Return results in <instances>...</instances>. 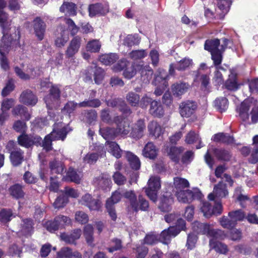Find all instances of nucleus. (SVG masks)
Segmentation results:
<instances>
[{
    "instance_id": "obj_1",
    "label": "nucleus",
    "mask_w": 258,
    "mask_h": 258,
    "mask_svg": "<svg viewBox=\"0 0 258 258\" xmlns=\"http://www.w3.org/2000/svg\"><path fill=\"white\" fill-rule=\"evenodd\" d=\"M7 3L4 0H0V27L2 29L3 37L0 44V64L1 68L8 70L10 68L9 62L6 55L9 53L12 38L9 34L11 29V21L8 15L4 11Z\"/></svg>"
},
{
    "instance_id": "obj_2",
    "label": "nucleus",
    "mask_w": 258,
    "mask_h": 258,
    "mask_svg": "<svg viewBox=\"0 0 258 258\" xmlns=\"http://www.w3.org/2000/svg\"><path fill=\"white\" fill-rule=\"evenodd\" d=\"M176 226H170L163 230L160 235L154 232L147 234L144 239V243L148 245H153L160 241L163 244H168L172 237H175L181 230L186 229L185 222L183 220H179Z\"/></svg>"
},
{
    "instance_id": "obj_3",
    "label": "nucleus",
    "mask_w": 258,
    "mask_h": 258,
    "mask_svg": "<svg viewBox=\"0 0 258 258\" xmlns=\"http://www.w3.org/2000/svg\"><path fill=\"white\" fill-rule=\"evenodd\" d=\"M92 95L88 99L77 103L73 101H68L64 106L62 111L71 115L78 106L79 107L97 108L101 105V101L97 98H94L95 92L92 91Z\"/></svg>"
},
{
    "instance_id": "obj_4",
    "label": "nucleus",
    "mask_w": 258,
    "mask_h": 258,
    "mask_svg": "<svg viewBox=\"0 0 258 258\" xmlns=\"http://www.w3.org/2000/svg\"><path fill=\"white\" fill-rule=\"evenodd\" d=\"M123 196L128 200L130 206L134 211L136 212L139 211L146 212L149 210V202L142 195H139L137 198L133 190H129L123 193Z\"/></svg>"
},
{
    "instance_id": "obj_5",
    "label": "nucleus",
    "mask_w": 258,
    "mask_h": 258,
    "mask_svg": "<svg viewBox=\"0 0 258 258\" xmlns=\"http://www.w3.org/2000/svg\"><path fill=\"white\" fill-rule=\"evenodd\" d=\"M246 217L245 212L241 209L229 212L228 216H222L220 220L221 225L224 228L231 229L234 228L238 222L243 221Z\"/></svg>"
},
{
    "instance_id": "obj_6",
    "label": "nucleus",
    "mask_w": 258,
    "mask_h": 258,
    "mask_svg": "<svg viewBox=\"0 0 258 258\" xmlns=\"http://www.w3.org/2000/svg\"><path fill=\"white\" fill-rule=\"evenodd\" d=\"M47 87L49 88V93L44 98L46 107L50 110L57 109L60 104V90L57 85L51 83H48Z\"/></svg>"
},
{
    "instance_id": "obj_7",
    "label": "nucleus",
    "mask_w": 258,
    "mask_h": 258,
    "mask_svg": "<svg viewBox=\"0 0 258 258\" xmlns=\"http://www.w3.org/2000/svg\"><path fill=\"white\" fill-rule=\"evenodd\" d=\"M161 187L160 179L158 176L151 177L148 181V186L145 189L147 196L153 202L157 200V191Z\"/></svg>"
},
{
    "instance_id": "obj_8",
    "label": "nucleus",
    "mask_w": 258,
    "mask_h": 258,
    "mask_svg": "<svg viewBox=\"0 0 258 258\" xmlns=\"http://www.w3.org/2000/svg\"><path fill=\"white\" fill-rule=\"evenodd\" d=\"M71 220L67 216L59 215L56 216L53 221H49L46 223L47 230L53 232L64 226L70 224Z\"/></svg>"
},
{
    "instance_id": "obj_9",
    "label": "nucleus",
    "mask_w": 258,
    "mask_h": 258,
    "mask_svg": "<svg viewBox=\"0 0 258 258\" xmlns=\"http://www.w3.org/2000/svg\"><path fill=\"white\" fill-rule=\"evenodd\" d=\"M201 192L198 190L193 191L189 189L180 190L176 191V197L180 202L190 203L196 198L201 197Z\"/></svg>"
},
{
    "instance_id": "obj_10",
    "label": "nucleus",
    "mask_w": 258,
    "mask_h": 258,
    "mask_svg": "<svg viewBox=\"0 0 258 258\" xmlns=\"http://www.w3.org/2000/svg\"><path fill=\"white\" fill-rule=\"evenodd\" d=\"M34 34L37 39L41 41L44 39L46 25L39 17L35 18L32 22Z\"/></svg>"
},
{
    "instance_id": "obj_11",
    "label": "nucleus",
    "mask_w": 258,
    "mask_h": 258,
    "mask_svg": "<svg viewBox=\"0 0 258 258\" xmlns=\"http://www.w3.org/2000/svg\"><path fill=\"white\" fill-rule=\"evenodd\" d=\"M20 102L27 105L33 106L38 102L37 96L29 89L23 91L19 98Z\"/></svg>"
},
{
    "instance_id": "obj_12",
    "label": "nucleus",
    "mask_w": 258,
    "mask_h": 258,
    "mask_svg": "<svg viewBox=\"0 0 258 258\" xmlns=\"http://www.w3.org/2000/svg\"><path fill=\"white\" fill-rule=\"evenodd\" d=\"M80 203L82 205L87 206L90 210L98 211L101 207V202L98 199H93L88 194L83 196Z\"/></svg>"
},
{
    "instance_id": "obj_13",
    "label": "nucleus",
    "mask_w": 258,
    "mask_h": 258,
    "mask_svg": "<svg viewBox=\"0 0 258 258\" xmlns=\"http://www.w3.org/2000/svg\"><path fill=\"white\" fill-rule=\"evenodd\" d=\"M196 104L189 100L181 102L179 105V113L183 117H189L195 112Z\"/></svg>"
},
{
    "instance_id": "obj_14",
    "label": "nucleus",
    "mask_w": 258,
    "mask_h": 258,
    "mask_svg": "<svg viewBox=\"0 0 258 258\" xmlns=\"http://www.w3.org/2000/svg\"><path fill=\"white\" fill-rule=\"evenodd\" d=\"M82 42L83 40L81 37L79 36L74 37L70 41L66 51L67 56L69 58L72 57L77 53L79 51Z\"/></svg>"
},
{
    "instance_id": "obj_15",
    "label": "nucleus",
    "mask_w": 258,
    "mask_h": 258,
    "mask_svg": "<svg viewBox=\"0 0 258 258\" xmlns=\"http://www.w3.org/2000/svg\"><path fill=\"white\" fill-rule=\"evenodd\" d=\"M81 234V230L80 229H76L70 233H61L60 237L62 241L67 244L76 245V241L80 238Z\"/></svg>"
},
{
    "instance_id": "obj_16",
    "label": "nucleus",
    "mask_w": 258,
    "mask_h": 258,
    "mask_svg": "<svg viewBox=\"0 0 258 258\" xmlns=\"http://www.w3.org/2000/svg\"><path fill=\"white\" fill-rule=\"evenodd\" d=\"M136 67L140 74L141 80L143 83L144 84L149 83L153 74V71L151 68L148 65H137Z\"/></svg>"
},
{
    "instance_id": "obj_17",
    "label": "nucleus",
    "mask_w": 258,
    "mask_h": 258,
    "mask_svg": "<svg viewBox=\"0 0 258 258\" xmlns=\"http://www.w3.org/2000/svg\"><path fill=\"white\" fill-rule=\"evenodd\" d=\"M192 60L191 59L184 58L179 61L177 62L174 65L171 64L169 67V74L171 75H174L175 69L183 71L187 69L192 64Z\"/></svg>"
},
{
    "instance_id": "obj_18",
    "label": "nucleus",
    "mask_w": 258,
    "mask_h": 258,
    "mask_svg": "<svg viewBox=\"0 0 258 258\" xmlns=\"http://www.w3.org/2000/svg\"><path fill=\"white\" fill-rule=\"evenodd\" d=\"M145 128L144 120L141 119L138 120L133 127L130 136L136 140L141 138L144 135Z\"/></svg>"
},
{
    "instance_id": "obj_19",
    "label": "nucleus",
    "mask_w": 258,
    "mask_h": 258,
    "mask_svg": "<svg viewBox=\"0 0 258 258\" xmlns=\"http://www.w3.org/2000/svg\"><path fill=\"white\" fill-rule=\"evenodd\" d=\"M24 187V185L21 184L15 183L9 187V194L15 199H23L25 195V192L23 189Z\"/></svg>"
},
{
    "instance_id": "obj_20",
    "label": "nucleus",
    "mask_w": 258,
    "mask_h": 258,
    "mask_svg": "<svg viewBox=\"0 0 258 258\" xmlns=\"http://www.w3.org/2000/svg\"><path fill=\"white\" fill-rule=\"evenodd\" d=\"M10 159L13 166H19L24 160V152L20 148H14L11 152Z\"/></svg>"
},
{
    "instance_id": "obj_21",
    "label": "nucleus",
    "mask_w": 258,
    "mask_h": 258,
    "mask_svg": "<svg viewBox=\"0 0 258 258\" xmlns=\"http://www.w3.org/2000/svg\"><path fill=\"white\" fill-rule=\"evenodd\" d=\"M173 203V199L171 195H163L160 199L158 208L163 212H168L171 211V205Z\"/></svg>"
},
{
    "instance_id": "obj_22",
    "label": "nucleus",
    "mask_w": 258,
    "mask_h": 258,
    "mask_svg": "<svg viewBox=\"0 0 258 258\" xmlns=\"http://www.w3.org/2000/svg\"><path fill=\"white\" fill-rule=\"evenodd\" d=\"M158 149L152 142H148L144 147L143 151V155L150 159H154L158 154Z\"/></svg>"
},
{
    "instance_id": "obj_23",
    "label": "nucleus",
    "mask_w": 258,
    "mask_h": 258,
    "mask_svg": "<svg viewBox=\"0 0 258 258\" xmlns=\"http://www.w3.org/2000/svg\"><path fill=\"white\" fill-rule=\"evenodd\" d=\"M212 153L214 156L220 161H229L232 157L230 151L223 148H213Z\"/></svg>"
},
{
    "instance_id": "obj_24",
    "label": "nucleus",
    "mask_w": 258,
    "mask_h": 258,
    "mask_svg": "<svg viewBox=\"0 0 258 258\" xmlns=\"http://www.w3.org/2000/svg\"><path fill=\"white\" fill-rule=\"evenodd\" d=\"M250 103L248 101H244L239 106L237 107L236 111L243 121L247 120L249 118L248 111Z\"/></svg>"
},
{
    "instance_id": "obj_25",
    "label": "nucleus",
    "mask_w": 258,
    "mask_h": 258,
    "mask_svg": "<svg viewBox=\"0 0 258 258\" xmlns=\"http://www.w3.org/2000/svg\"><path fill=\"white\" fill-rule=\"evenodd\" d=\"M149 111L152 115L156 117H162L164 114L163 106L160 102L156 100L152 102Z\"/></svg>"
},
{
    "instance_id": "obj_26",
    "label": "nucleus",
    "mask_w": 258,
    "mask_h": 258,
    "mask_svg": "<svg viewBox=\"0 0 258 258\" xmlns=\"http://www.w3.org/2000/svg\"><path fill=\"white\" fill-rule=\"evenodd\" d=\"M212 140L215 142H220L228 145L233 143L234 141L233 136L223 133L215 134L212 138Z\"/></svg>"
},
{
    "instance_id": "obj_27",
    "label": "nucleus",
    "mask_w": 258,
    "mask_h": 258,
    "mask_svg": "<svg viewBox=\"0 0 258 258\" xmlns=\"http://www.w3.org/2000/svg\"><path fill=\"white\" fill-rule=\"evenodd\" d=\"M149 135L155 138L159 137L163 133V130L159 123L155 121H152L148 125Z\"/></svg>"
},
{
    "instance_id": "obj_28",
    "label": "nucleus",
    "mask_w": 258,
    "mask_h": 258,
    "mask_svg": "<svg viewBox=\"0 0 258 258\" xmlns=\"http://www.w3.org/2000/svg\"><path fill=\"white\" fill-rule=\"evenodd\" d=\"M209 246L211 249H214L216 252L221 254H226L228 251L227 245L213 239L210 240Z\"/></svg>"
},
{
    "instance_id": "obj_29",
    "label": "nucleus",
    "mask_w": 258,
    "mask_h": 258,
    "mask_svg": "<svg viewBox=\"0 0 258 258\" xmlns=\"http://www.w3.org/2000/svg\"><path fill=\"white\" fill-rule=\"evenodd\" d=\"M209 224L205 223H201L196 221L192 224L193 230L198 234L208 235L210 229Z\"/></svg>"
},
{
    "instance_id": "obj_30",
    "label": "nucleus",
    "mask_w": 258,
    "mask_h": 258,
    "mask_svg": "<svg viewBox=\"0 0 258 258\" xmlns=\"http://www.w3.org/2000/svg\"><path fill=\"white\" fill-rule=\"evenodd\" d=\"M94 228L92 225L87 224L84 228V236L87 243L91 246H94Z\"/></svg>"
},
{
    "instance_id": "obj_31",
    "label": "nucleus",
    "mask_w": 258,
    "mask_h": 258,
    "mask_svg": "<svg viewBox=\"0 0 258 258\" xmlns=\"http://www.w3.org/2000/svg\"><path fill=\"white\" fill-rule=\"evenodd\" d=\"M213 190L216 198H222L226 197L228 195L226 185L222 181H220L215 185Z\"/></svg>"
},
{
    "instance_id": "obj_32",
    "label": "nucleus",
    "mask_w": 258,
    "mask_h": 258,
    "mask_svg": "<svg viewBox=\"0 0 258 258\" xmlns=\"http://www.w3.org/2000/svg\"><path fill=\"white\" fill-rule=\"evenodd\" d=\"M106 146L109 152L115 158L119 159L121 157L123 151L116 142L107 141Z\"/></svg>"
},
{
    "instance_id": "obj_33",
    "label": "nucleus",
    "mask_w": 258,
    "mask_h": 258,
    "mask_svg": "<svg viewBox=\"0 0 258 258\" xmlns=\"http://www.w3.org/2000/svg\"><path fill=\"white\" fill-rule=\"evenodd\" d=\"M125 157L132 169L136 170L140 169L141 162L137 156L130 151H126L125 152Z\"/></svg>"
},
{
    "instance_id": "obj_34",
    "label": "nucleus",
    "mask_w": 258,
    "mask_h": 258,
    "mask_svg": "<svg viewBox=\"0 0 258 258\" xmlns=\"http://www.w3.org/2000/svg\"><path fill=\"white\" fill-rule=\"evenodd\" d=\"M184 149L182 147H177L173 146L167 151L168 155L170 159L175 163H178L179 160V155L183 152Z\"/></svg>"
},
{
    "instance_id": "obj_35",
    "label": "nucleus",
    "mask_w": 258,
    "mask_h": 258,
    "mask_svg": "<svg viewBox=\"0 0 258 258\" xmlns=\"http://www.w3.org/2000/svg\"><path fill=\"white\" fill-rule=\"evenodd\" d=\"M49 167L52 173L62 174L64 172V165L59 161L53 160L50 161Z\"/></svg>"
},
{
    "instance_id": "obj_36",
    "label": "nucleus",
    "mask_w": 258,
    "mask_h": 258,
    "mask_svg": "<svg viewBox=\"0 0 258 258\" xmlns=\"http://www.w3.org/2000/svg\"><path fill=\"white\" fill-rule=\"evenodd\" d=\"M59 10L61 12L66 13L69 15L74 16L77 13V7L72 2H64L60 7Z\"/></svg>"
},
{
    "instance_id": "obj_37",
    "label": "nucleus",
    "mask_w": 258,
    "mask_h": 258,
    "mask_svg": "<svg viewBox=\"0 0 258 258\" xmlns=\"http://www.w3.org/2000/svg\"><path fill=\"white\" fill-rule=\"evenodd\" d=\"M66 178L68 181L79 184L81 182L82 175L77 173L74 168L70 167L67 172Z\"/></svg>"
},
{
    "instance_id": "obj_38",
    "label": "nucleus",
    "mask_w": 258,
    "mask_h": 258,
    "mask_svg": "<svg viewBox=\"0 0 258 258\" xmlns=\"http://www.w3.org/2000/svg\"><path fill=\"white\" fill-rule=\"evenodd\" d=\"M197 141H199V144L196 146V148L199 149L203 147V145H201V139L199 137V135L191 131L185 136V142L188 144H194Z\"/></svg>"
},
{
    "instance_id": "obj_39",
    "label": "nucleus",
    "mask_w": 258,
    "mask_h": 258,
    "mask_svg": "<svg viewBox=\"0 0 258 258\" xmlns=\"http://www.w3.org/2000/svg\"><path fill=\"white\" fill-rule=\"evenodd\" d=\"M220 46V40L218 38L214 39H208L205 41L204 48L211 53L220 50L218 48Z\"/></svg>"
},
{
    "instance_id": "obj_40",
    "label": "nucleus",
    "mask_w": 258,
    "mask_h": 258,
    "mask_svg": "<svg viewBox=\"0 0 258 258\" xmlns=\"http://www.w3.org/2000/svg\"><path fill=\"white\" fill-rule=\"evenodd\" d=\"M189 85L184 83L173 84L172 87L173 94L176 97H179L185 93Z\"/></svg>"
},
{
    "instance_id": "obj_41",
    "label": "nucleus",
    "mask_w": 258,
    "mask_h": 258,
    "mask_svg": "<svg viewBox=\"0 0 258 258\" xmlns=\"http://www.w3.org/2000/svg\"><path fill=\"white\" fill-rule=\"evenodd\" d=\"M93 181L96 185L102 189L109 187L111 183V180L107 176L103 175L96 177Z\"/></svg>"
},
{
    "instance_id": "obj_42",
    "label": "nucleus",
    "mask_w": 258,
    "mask_h": 258,
    "mask_svg": "<svg viewBox=\"0 0 258 258\" xmlns=\"http://www.w3.org/2000/svg\"><path fill=\"white\" fill-rule=\"evenodd\" d=\"M115 130L117 135H121L125 136L127 135L130 132L129 122L127 121L121 120L117 124V127Z\"/></svg>"
},
{
    "instance_id": "obj_43",
    "label": "nucleus",
    "mask_w": 258,
    "mask_h": 258,
    "mask_svg": "<svg viewBox=\"0 0 258 258\" xmlns=\"http://www.w3.org/2000/svg\"><path fill=\"white\" fill-rule=\"evenodd\" d=\"M118 58L119 57L116 53H110L102 55L100 56L99 60L105 65H110L115 62Z\"/></svg>"
},
{
    "instance_id": "obj_44",
    "label": "nucleus",
    "mask_w": 258,
    "mask_h": 258,
    "mask_svg": "<svg viewBox=\"0 0 258 258\" xmlns=\"http://www.w3.org/2000/svg\"><path fill=\"white\" fill-rule=\"evenodd\" d=\"M125 191H124L123 190L118 189V190H115L112 193L110 198L106 200V204L109 203V205L114 206L115 204L120 201L122 197H124L123 193Z\"/></svg>"
},
{
    "instance_id": "obj_45",
    "label": "nucleus",
    "mask_w": 258,
    "mask_h": 258,
    "mask_svg": "<svg viewBox=\"0 0 258 258\" xmlns=\"http://www.w3.org/2000/svg\"><path fill=\"white\" fill-rule=\"evenodd\" d=\"M89 15L91 17L98 14L103 15L106 12L102 5L99 3L90 5L89 7Z\"/></svg>"
},
{
    "instance_id": "obj_46",
    "label": "nucleus",
    "mask_w": 258,
    "mask_h": 258,
    "mask_svg": "<svg viewBox=\"0 0 258 258\" xmlns=\"http://www.w3.org/2000/svg\"><path fill=\"white\" fill-rule=\"evenodd\" d=\"M125 99L128 103L132 107H137L139 105L140 96L134 92H128L126 95Z\"/></svg>"
},
{
    "instance_id": "obj_47",
    "label": "nucleus",
    "mask_w": 258,
    "mask_h": 258,
    "mask_svg": "<svg viewBox=\"0 0 258 258\" xmlns=\"http://www.w3.org/2000/svg\"><path fill=\"white\" fill-rule=\"evenodd\" d=\"M15 217L13 211L10 209H3L0 211V221L4 223L10 222Z\"/></svg>"
},
{
    "instance_id": "obj_48",
    "label": "nucleus",
    "mask_w": 258,
    "mask_h": 258,
    "mask_svg": "<svg viewBox=\"0 0 258 258\" xmlns=\"http://www.w3.org/2000/svg\"><path fill=\"white\" fill-rule=\"evenodd\" d=\"M99 132L105 140L113 139L117 136L115 129L113 128L106 127L100 128Z\"/></svg>"
},
{
    "instance_id": "obj_49",
    "label": "nucleus",
    "mask_w": 258,
    "mask_h": 258,
    "mask_svg": "<svg viewBox=\"0 0 258 258\" xmlns=\"http://www.w3.org/2000/svg\"><path fill=\"white\" fill-rule=\"evenodd\" d=\"M31 135L22 134L18 137V144L26 148L31 147Z\"/></svg>"
},
{
    "instance_id": "obj_50",
    "label": "nucleus",
    "mask_w": 258,
    "mask_h": 258,
    "mask_svg": "<svg viewBox=\"0 0 258 258\" xmlns=\"http://www.w3.org/2000/svg\"><path fill=\"white\" fill-rule=\"evenodd\" d=\"M174 185L177 191L184 190V188L189 185L188 181L185 178L176 177L174 178Z\"/></svg>"
},
{
    "instance_id": "obj_51",
    "label": "nucleus",
    "mask_w": 258,
    "mask_h": 258,
    "mask_svg": "<svg viewBox=\"0 0 258 258\" xmlns=\"http://www.w3.org/2000/svg\"><path fill=\"white\" fill-rule=\"evenodd\" d=\"M53 134H49L45 136L44 140L41 141L40 146L43 147V149L48 152L52 150V142L53 140L51 137Z\"/></svg>"
},
{
    "instance_id": "obj_52",
    "label": "nucleus",
    "mask_w": 258,
    "mask_h": 258,
    "mask_svg": "<svg viewBox=\"0 0 258 258\" xmlns=\"http://www.w3.org/2000/svg\"><path fill=\"white\" fill-rule=\"evenodd\" d=\"M83 114L85 118V121L89 124H91L95 121L97 118V113L96 111L94 109L85 110L83 112Z\"/></svg>"
},
{
    "instance_id": "obj_53",
    "label": "nucleus",
    "mask_w": 258,
    "mask_h": 258,
    "mask_svg": "<svg viewBox=\"0 0 258 258\" xmlns=\"http://www.w3.org/2000/svg\"><path fill=\"white\" fill-rule=\"evenodd\" d=\"M141 40V38L137 34L128 35L124 40V45L131 47L133 45H138Z\"/></svg>"
},
{
    "instance_id": "obj_54",
    "label": "nucleus",
    "mask_w": 258,
    "mask_h": 258,
    "mask_svg": "<svg viewBox=\"0 0 258 258\" xmlns=\"http://www.w3.org/2000/svg\"><path fill=\"white\" fill-rule=\"evenodd\" d=\"M212 206L207 201H204L202 203L201 210L204 216L207 218H210L213 215Z\"/></svg>"
},
{
    "instance_id": "obj_55",
    "label": "nucleus",
    "mask_w": 258,
    "mask_h": 258,
    "mask_svg": "<svg viewBox=\"0 0 258 258\" xmlns=\"http://www.w3.org/2000/svg\"><path fill=\"white\" fill-rule=\"evenodd\" d=\"M101 43L98 40L93 39L89 41L86 45V49L91 52H97L101 48Z\"/></svg>"
},
{
    "instance_id": "obj_56",
    "label": "nucleus",
    "mask_w": 258,
    "mask_h": 258,
    "mask_svg": "<svg viewBox=\"0 0 258 258\" xmlns=\"http://www.w3.org/2000/svg\"><path fill=\"white\" fill-rule=\"evenodd\" d=\"M67 127H63L57 131L53 130L50 134H53L51 136L54 141L61 140L63 141L66 137L68 132Z\"/></svg>"
},
{
    "instance_id": "obj_57",
    "label": "nucleus",
    "mask_w": 258,
    "mask_h": 258,
    "mask_svg": "<svg viewBox=\"0 0 258 258\" xmlns=\"http://www.w3.org/2000/svg\"><path fill=\"white\" fill-rule=\"evenodd\" d=\"M215 105L222 112L228 107V100L225 97L218 98L215 100Z\"/></svg>"
},
{
    "instance_id": "obj_58",
    "label": "nucleus",
    "mask_w": 258,
    "mask_h": 258,
    "mask_svg": "<svg viewBox=\"0 0 258 258\" xmlns=\"http://www.w3.org/2000/svg\"><path fill=\"white\" fill-rule=\"evenodd\" d=\"M33 229L32 220L30 219H24L22 224L21 231L24 235L29 234Z\"/></svg>"
},
{
    "instance_id": "obj_59",
    "label": "nucleus",
    "mask_w": 258,
    "mask_h": 258,
    "mask_svg": "<svg viewBox=\"0 0 258 258\" xmlns=\"http://www.w3.org/2000/svg\"><path fill=\"white\" fill-rule=\"evenodd\" d=\"M104 71L100 67H95L94 72V80L96 84H100L104 77Z\"/></svg>"
},
{
    "instance_id": "obj_60",
    "label": "nucleus",
    "mask_w": 258,
    "mask_h": 258,
    "mask_svg": "<svg viewBox=\"0 0 258 258\" xmlns=\"http://www.w3.org/2000/svg\"><path fill=\"white\" fill-rule=\"evenodd\" d=\"M208 236L212 237L216 240L217 239H223L225 238L226 235L224 231L220 229H214L210 228Z\"/></svg>"
},
{
    "instance_id": "obj_61",
    "label": "nucleus",
    "mask_w": 258,
    "mask_h": 258,
    "mask_svg": "<svg viewBox=\"0 0 258 258\" xmlns=\"http://www.w3.org/2000/svg\"><path fill=\"white\" fill-rule=\"evenodd\" d=\"M122 248V242L120 239L113 238L111 241L110 247L107 249L109 252H113L115 251L120 250Z\"/></svg>"
},
{
    "instance_id": "obj_62",
    "label": "nucleus",
    "mask_w": 258,
    "mask_h": 258,
    "mask_svg": "<svg viewBox=\"0 0 258 258\" xmlns=\"http://www.w3.org/2000/svg\"><path fill=\"white\" fill-rule=\"evenodd\" d=\"M68 198L64 195L58 197L54 202L53 206L55 209L63 208L68 202Z\"/></svg>"
},
{
    "instance_id": "obj_63",
    "label": "nucleus",
    "mask_w": 258,
    "mask_h": 258,
    "mask_svg": "<svg viewBox=\"0 0 258 258\" xmlns=\"http://www.w3.org/2000/svg\"><path fill=\"white\" fill-rule=\"evenodd\" d=\"M147 54L145 50H133L129 54L130 57L134 60L140 59L144 58Z\"/></svg>"
},
{
    "instance_id": "obj_64",
    "label": "nucleus",
    "mask_w": 258,
    "mask_h": 258,
    "mask_svg": "<svg viewBox=\"0 0 258 258\" xmlns=\"http://www.w3.org/2000/svg\"><path fill=\"white\" fill-rule=\"evenodd\" d=\"M24 182L29 184H34L37 181V178L31 172L27 171L23 176Z\"/></svg>"
}]
</instances>
